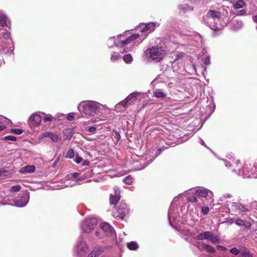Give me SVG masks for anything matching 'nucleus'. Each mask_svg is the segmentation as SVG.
<instances>
[{
	"label": "nucleus",
	"instance_id": "nucleus-1",
	"mask_svg": "<svg viewBox=\"0 0 257 257\" xmlns=\"http://www.w3.org/2000/svg\"><path fill=\"white\" fill-rule=\"evenodd\" d=\"M126 34V32H125V33L123 35H120L118 36L117 40H116V39L114 37L110 38L107 42V45L108 46V47L111 48L114 45H115L116 47H118L119 48H124L123 51L126 52L131 51L135 46H137L138 45L141 43L143 42V40L145 39L144 38L140 42L137 41L134 42L131 47L127 48V47H126V45L131 43L132 42H133L135 40H137L140 36H142V35H140L139 34H134L131 35L127 38L125 39L124 37Z\"/></svg>",
	"mask_w": 257,
	"mask_h": 257
},
{
	"label": "nucleus",
	"instance_id": "nucleus-2",
	"mask_svg": "<svg viewBox=\"0 0 257 257\" xmlns=\"http://www.w3.org/2000/svg\"><path fill=\"white\" fill-rule=\"evenodd\" d=\"M221 16L220 12L215 10H209L204 18V21L211 29L219 31L222 27L220 21Z\"/></svg>",
	"mask_w": 257,
	"mask_h": 257
},
{
	"label": "nucleus",
	"instance_id": "nucleus-3",
	"mask_svg": "<svg viewBox=\"0 0 257 257\" xmlns=\"http://www.w3.org/2000/svg\"><path fill=\"white\" fill-rule=\"evenodd\" d=\"M101 105L95 101H88L81 102L78 105V109L81 111L83 110L84 113L89 116H93L96 114Z\"/></svg>",
	"mask_w": 257,
	"mask_h": 257
},
{
	"label": "nucleus",
	"instance_id": "nucleus-4",
	"mask_svg": "<svg viewBox=\"0 0 257 257\" xmlns=\"http://www.w3.org/2000/svg\"><path fill=\"white\" fill-rule=\"evenodd\" d=\"M144 54L152 60L158 62L163 59L166 55V52L162 47L154 46L147 49Z\"/></svg>",
	"mask_w": 257,
	"mask_h": 257
},
{
	"label": "nucleus",
	"instance_id": "nucleus-5",
	"mask_svg": "<svg viewBox=\"0 0 257 257\" xmlns=\"http://www.w3.org/2000/svg\"><path fill=\"white\" fill-rule=\"evenodd\" d=\"M238 175L244 178H257V163L254 164L253 168L251 167L250 164H244L242 169L239 170Z\"/></svg>",
	"mask_w": 257,
	"mask_h": 257
},
{
	"label": "nucleus",
	"instance_id": "nucleus-6",
	"mask_svg": "<svg viewBox=\"0 0 257 257\" xmlns=\"http://www.w3.org/2000/svg\"><path fill=\"white\" fill-rule=\"evenodd\" d=\"M196 239L198 240L208 239L213 244L219 243V238L211 231H205L200 233L196 236Z\"/></svg>",
	"mask_w": 257,
	"mask_h": 257
},
{
	"label": "nucleus",
	"instance_id": "nucleus-7",
	"mask_svg": "<svg viewBox=\"0 0 257 257\" xmlns=\"http://www.w3.org/2000/svg\"><path fill=\"white\" fill-rule=\"evenodd\" d=\"M97 224V220L95 218L86 219L81 224V229L83 232L88 233L94 229Z\"/></svg>",
	"mask_w": 257,
	"mask_h": 257
},
{
	"label": "nucleus",
	"instance_id": "nucleus-8",
	"mask_svg": "<svg viewBox=\"0 0 257 257\" xmlns=\"http://www.w3.org/2000/svg\"><path fill=\"white\" fill-rule=\"evenodd\" d=\"M129 213V209L125 203H120L118 209H115L113 211V216L117 218L123 219Z\"/></svg>",
	"mask_w": 257,
	"mask_h": 257
},
{
	"label": "nucleus",
	"instance_id": "nucleus-9",
	"mask_svg": "<svg viewBox=\"0 0 257 257\" xmlns=\"http://www.w3.org/2000/svg\"><path fill=\"white\" fill-rule=\"evenodd\" d=\"M29 200V196L27 193H25L22 195L18 196L15 199V204L17 207H24L28 203Z\"/></svg>",
	"mask_w": 257,
	"mask_h": 257
},
{
	"label": "nucleus",
	"instance_id": "nucleus-10",
	"mask_svg": "<svg viewBox=\"0 0 257 257\" xmlns=\"http://www.w3.org/2000/svg\"><path fill=\"white\" fill-rule=\"evenodd\" d=\"M138 94L137 92H133L130 94L124 100L116 105V108H118L119 105L125 107L126 105L135 102L137 99Z\"/></svg>",
	"mask_w": 257,
	"mask_h": 257
},
{
	"label": "nucleus",
	"instance_id": "nucleus-11",
	"mask_svg": "<svg viewBox=\"0 0 257 257\" xmlns=\"http://www.w3.org/2000/svg\"><path fill=\"white\" fill-rule=\"evenodd\" d=\"M101 230L106 236L115 237V233L113 228L107 222L101 223L100 225Z\"/></svg>",
	"mask_w": 257,
	"mask_h": 257
},
{
	"label": "nucleus",
	"instance_id": "nucleus-12",
	"mask_svg": "<svg viewBox=\"0 0 257 257\" xmlns=\"http://www.w3.org/2000/svg\"><path fill=\"white\" fill-rule=\"evenodd\" d=\"M159 26V24L158 23L151 22L147 24L143 28H141L140 31L142 34H144L145 38H146L149 33L153 32L155 28Z\"/></svg>",
	"mask_w": 257,
	"mask_h": 257
},
{
	"label": "nucleus",
	"instance_id": "nucleus-13",
	"mask_svg": "<svg viewBox=\"0 0 257 257\" xmlns=\"http://www.w3.org/2000/svg\"><path fill=\"white\" fill-rule=\"evenodd\" d=\"M194 192H192L194 194L201 197H208L211 199L213 197V193L203 187H200L198 189L194 190Z\"/></svg>",
	"mask_w": 257,
	"mask_h": 257
},
{
	"label": "nucleus",
	"instance_id": "nucleus-14",
	"mask_svg": "<svg viewBox=\"0 0 257 257\" xmlns=\"http://www.w3.org/2000/svg\"><path fill=\"white\" fill-rule=\"evenodd\" d=\"M47 137L50 138L52 141L54 143L58 142L61 140V138L57 134L50 132H45L41 134L39 136V139H42Z\"/></svg>",
	"mask_w": 257,
	"mask_h": 257
},
{
	"label": "nucleus",
	"instance_id": "nucleus-15",
	"mask_svg": "<svg viewBox=\"0 0 257 257\" xmlns=\"http://www.w3.org/2000/svg\"><path fill=\"white\" fill-rule=\"evenodd\" d=\"M42 117L38 114H33L29 118V123L31 126H38L41 123Z\"/></svg>",
	"mask_w": 257,
	"mask_h": 257
},
{
	"label": "nucleus",
	"instance_id": "nucleus-16",
	"mask_svg": "<svg viewBox=\"0 0 257 257\" xmlns=\"http://www.w3.org/2000/svg\"><path fill=\"white\" fill-rule=\"evenodd\" d=\"M76 249L78 253H84L87 250V246L86 243L82 241H79L76 245Z\"/></svg>",
	"mask_w": 257,
	"mask_h": 257
},
{
	"label": "nucleus",
	"instance_id": "nucleus-17",
	"mask_svg": "<svg viewBox=\"0 0 257 257\" xmlns=\"http://www.w3.org/2000/svg\"><path fill=\"white\" fill-rule=\"evenodd\" d=\"M120 190L116 188V189L115 190V194L114 195H113L111 194L110 195V197L109 199L110 200V203L111 205H115L117 203V201L120 199Z\"/></svg>",
	"mask_w": 257,
	"mask_h": 257
},
{
	"label": "nucleus",
	"instance_id": "nucleus-18",
	"mask_svg": "<svg viewBox=\"0 0 257 257\" xmlns=\"http://www.w3.org/2000/svg\"><path fill=\"white\" fill-rule=\"evenodd\" d=\"M232 206L237 210L239 213H241L248 211V209L246 207L237 202L232 203Z\"/></svg>",
	"mask_w": 257,
	"mask_h": 257
},
{
	"label": "nucleus",
	"instance_id": "nucleus-19",
	"mask_svg": "<svg viewBox=\"0 0 257 257\" xmlns=\"http://www.w3.org/2000/svg\"><path fill=\"white\" fill-rule=\"evenodd\" d=\"M10 23L8 18L4 14H0V27L10 28Z\"/></svg>",
	"mask_w": 257,
	"mask_h": 257
},
{
	"label": "nucleus",
	"instance_id": "nucleus-20",
	"mask_svg": "<svg viewBox=\"0 0 257 257\" xmlns=\"http://www.w3.org/2000/svg\"><path fill=\"white\" fill-rule=\"evenodd\" d=\"M10 123V120L6 117L0 115V131L5 130Z\"/></svg>",
	"mask_w": 257,
	"mask_h": 257
},
{
	"label": "nucleus",
	"instance_id": "nucleus-21",
	"mask_svg": "<svg viewBox=\"0 0 257 257\" xmlns=\"http://www.w3.org/2000/svg\"><path fill=\"white\" fill-rule=\"evenodd\" d=\"M35 170L34 166H26L21 169L20 172L22 173H32Z\"/></svg>",
	"mask_w": 257,
	"mask_h": 257
},
{
	"label": "nucleus",
	"instance_id": "nucleus-22",
	"mask_svg": "<svg viewBox=\"0 0 257 257\" xmlns=\"http://www.w3.org/2000/svg\"><path fill=\"white\" fill-rule=\"evenodd\" d=\"M11 173L8 170L3 168L0 169V180L4 179L5 177L10 176Z\"/></svg>",
	"mask_w": 257,
	"mask_h": 257
},
{
	"label": "nucleus",
	"instance_id": "nucleus-23",
	"mask_svg": "<svg viewBox=\"0 0 257 257\" xmlns=\"http://www.w3.org/2000/svg\"><path fill=\"white\" fill-rule=\"evenodd\" d=\"M154 95L157 98H164L166 96L165 94L159 89H156L154 92Z\"/></svg>",
	"mask_w": 257,
	"mask_h": 257
},
{
	"label": "nucleus",
	"instance_id": "nucleus-24",
	"mask_svg": "<svg viewBox=\"0 0 257 257\" xmlns=\"http://www.w3.org/2000/svg\"><path fill=\"white\" fill-rule=\"evenodd\" d=\"M127 247L131 250H136L138 248L139 245L135 241H131L127 243Z\"/></svg>",
	"mask_w": 257,
	"mask_h": 257
},
{
	"label": "nucleus",
	"instance_id": "nucleus-25",
	"mask_svg": "<svg viewBox=\"0 0 257 257\" xmlns=\"http://www.w3.org/2000/svg\"><path fill=\"white\" fill-rule=\"evenodd\" d=\"M179 9L182 11L184 13H186L188 11L193 10L192 7H189L188 5H180L179 6Z\"/></svg>",
	"mask_w": 257,
	"mask_h": 257
},
{
	"label": "nucleus",
	"instance_id": "nucleus-26",
	"mask_svg": "<svg viewBox=\"0 0 257 257\" xmlns=\"http://www.w3.org/2000/svg\"><path fill=\"white\" fill-rule=\"evenodd\" d=\"M123 60L125 63L130 64L133 62V58L131 54H128L123 56Z\"/></svg>",
	"mask_w": 257,
	"mask_h": 257
},
{
	"label": "nucleus",
	"instance_id": "nucleus-27",
	"mask_svg": "<svg viewBox=\"0 0 257 257\" xmlns=\"http://www.w3.org/2000/svg\"><path fill=\"white\" fill-rule=\"evenodd\" d=\"M42 114L45 116L43 118V120L44 122H48L51 121L54 119V117L52 116L51 114H45L44 113H42Z\"/></svg>",
	"mask_w": 257,
	"mask_h": 257
},
{
	"label": "nucleus",
	"instance_id": "nucleus-28",
	"mask_svg": "<svg viewBox=\"0 0 257 257\" xmlns=\"http://www.w3.org/2000/svg\"><path fill=\"white\" fill-rule=\"evenodd\" d=\"M244 5V2L243 1L239 0L234 4V7L235 9H238L243 8Z\"/></svg>",
	"mask_w": 257,
	"mask_h": 257
},
{
	"label": "nucleus",
	"instance_id": "nucleus-29",
	"mask_svg": "<svg viewBox=\"0 0 257 257\" xmlns=\"http://www.w3.org/2000/svg\"><path fill=\"white\" fill-rule=\"evenodd\" d=\"M232 27L235 30L238 29L242 27V23L241 21H235L233 23Z\"/></svg>",
	"mask_w": 257,
	"mask_h": 257
},
{
	"label": "nucleus",
	"instance_id": "nucleus-30",
	"mask_svg": "<svg viewBox=\"0 0 257 257\" xmlns=\"http://www.w3.org/2000/svg\"><path fill=\"white\" fill-rule=\"evenodd\" d=\"M101 254L100 250H95L92 251L88 256V257H98Z\"/></svg>",
	"mask_w": 257,
	"mask_h": 257
},
{
	"label": "nucleus",
	"instance_id": "nucleus-31",
	"mask_svg": "<svg viewBox=\"0 0 257 257\" xmlns=\"http://www.w3.org/2000/svg\"><path fill=\"white\" fill-rule=\"evenodd\" d=\"M120 57V55L118 53L114 52L111 55L110 60L112 62H114L117 60Z\"/></svg>",
	"mask_w": 257,
	"mask_h": 257
},
{
	"label": "nucleus",
	"instance_id": "nucleus-32",
	"mask_svg": "<svg viewBox=\"0 0 257 257\" xmlns=\"http://www.w3.org/2000/svg\"><path fill=\"white\" fill-rule=\"evenodd\" d=\"M133 179L130 175H128L125 178L123 179V182L126 184L131 185L133 183Z\"/></svg>",
	"mask_w": 257,
	"mask_h": 257
},
{
	"label": "nucleus",
	"instance_id": "nucleus-33",
	"mask_svg": "<svg viewBox=\"0 0 257 257\" xmlns=\"http://www.w3.org/2000/svg\"><path fill=\"white\" fill-rule=\"evenodd\" d=\"M74 156V152L72 149H69L66 155V157L68 158H72Z\"/></svg>",
	"mask_w": 257,
	"mask_h": 257
},
{
	"label": "nucleus",
	"instance_id": "nucleus-34",
	"mask_svg": "<svg viewBox=\"0 0 257 257\" xmlns=\"http://www.w3.org/2000/svg\"><path fill=\"white\" fill-rule=\"evenodd\" d=\"M205 246H206L205 250L207 252H210V253H214L215 252V249L212 246H211L209 244H207V245H206Z\"/></svg>",
	"mask_w": 257,
	"mask_h": 257
},
{
	"label": "nucleus",
	"instance_id": "nucleus-35",
	"mask_svg": "<svg viewBox=\"0 0 257 257\" xmlns=\"http://www.w3.org/2000/svg\"><path fill=\"white\" fill-rule=\"evenodd\" d=\"M244 221V220H242L241 218H238L236 219L235 223L239 226H243Z\"/></svg>",
	"mask_w": 257,
	"mask_h": 257
},
{
	"label": "nucleus",
	"instance_id": "nucleus-36",
	"mask_svg": "<svg viewBox=\"0 0 257 257\" xmlns=\"http://www.w3.org/2000/svg\"><path fill=\"white\" fill-rule=\"evenodd\" d=\"M95 234L99 238H102L103 236L105 235L101 230L99 231H96Z\"/></svg>",
	"mask_w": 257,
	"mask_h": 257
},
{
	"label": "nucleus",
	"instance_id": "nucleus-37",
	"mask_svg": "<svg viewBox=\"0 0 257 257\" xmlns=\"http://www.w3.org/2000/svg\"><path fill=\"white\" fill-rule=\"evenodd\" d=\"M206 245L207 244H205L203 242H199L196 246L198 247L200 250H204L205 249Z\"/></svg>",
	"mask_w": 257,
	"mask_h": 257
},
{
	"label": "nucleus",
	"instance_id": "nucleus-38",
	"mask_svg": "<svg viewBox=\"0 0 257 257\" xmlns=\"http://www.w3.org/2000/svg\"><path fill=\"white\" fill-rule=\"evenodd\" d=\"M184 54V53L183 52H179L178 54H177L176 55V58L175 59L174 61L179 60V59L182 58Z\"/></svg>",
	"mask_w": 257,
	"mask_h": 257
},
{
	"label": "nucleus",
	"instance_id": "nucleus-39",
	"mask_svg": "<svg viewBox=\"0 0 257 257\" xmlns=\"http://www.w3.org/2000/svg\"><path fill=\"white\" fill-rule=\"evenodd\" d=\"M187 200L189 202H196L197 199L195 196L191 195L187 198Z\"/></svg>",
	"mask_w": 257,
	"mask_h": 257
},
{
	"label": "nucleus",
	"instance_id": "nucleus-40",
	"mask_svg": "<svg viewBox=\"0 0 257 257\" xmlns=\"http://www.w3.org/2000/svg\"><path fill=\"white\" fill-rule=\"evenodd\" d=\"M201 211H202V212L204 215H207L209 213V208L208 207H207V206L203 207L202 208Z\"/></svg>",
	"mask_w": 257,
	"mask_h": 257
},
{
	"label": "nucleus",
	"instance_id": "nucleus-41",
	"mask_svg": "<svg viewBox=\"0 0 257 257\" xmlns=\"http://www.w3.org/2000/svg\"><path fill=\"white\" fill-rule=\"evenodd\" d=\"M203 63L205 65H209V64H210V57L209 56H207L206 55H204V60Z\"/></svg>",
	"mask_w": 257,
	"mask_h": 257
},
{
	"label": "nucleus",
	"instance_id": "nucleus-42",
	"mask_svg": "<svg viewBox=\"0 0 257 257\" xmlns=\"http://www.w3.org/2000/svg\"><path fill=\"white\" fill-rule=\"evenodd\" d=\"M230 252L233 254L237 255L239 253V250L236 248L233 247L230 250Z\"/></svg>",
	"mask_w": 257,
	"mask_h": 257
},
{
	"label": "nucleus",
	"instance_id": "nucleus-43",
	"mask_svg": "<svg viewBox=\"0 0 257 257\" xmlns=\"http://www.w3.org/2000/svg\"><path fill=\"white\" fill-rule=\"evenodd\" d=\"M20 189L21 186L20 185L13 186L12 187L11 191L13 192H16L19 191Z\"/></svg>",
	"mask_w": 257,
	"mask_h": 257
},
{
	"label": "nucleus",
	"instance_id": "nucleus-44",
	"mask_svg": "<svg viewBox=\"0 0 257 257\" xmlns=\"http://www.w3.org/2000/svg\"><path fill=\"white\" fill-rule=\"evenodd\" d=\"M251 224L250 222L247 221L246 220H244V223H243V226H244L246 229H249L251 227Z\"/></svg>",
	"mask_w": 257,
	"mask_h": 257
},
{
	"label": "nucleus",
	"instance_id": "nucleus-45",
	"mask_svg": "<svg viewBox=\"0 0 257 257\" xmlns=\"http://www.w3.org/2000/svg\"><path fill=\"white\" fill-rule=\"evenodd\" d=\"M12 132L17 135H21L22 133V131L21 129H13Z\"/></svg>",
	"mask_w": 257,
	"mask_h": 257
},
{
	"label": "nucleus",
	"instance_id": "nucleus-46",
	"mask_svg": "<svg viewBox=\"0 0 257 257\" xmlns=\"http://www.w3.org/2000/svg\"><path fill=\"white\" fill-rule=\"evenodd\" d=\"M5 139L15 141L16 140V138L13 136H8L5 137Z\"/></svg>",
	"mask_w": 257,
	"mask_h": 257
},
{
	"label": "nucleus",
	"instance_id": "nucleus-47",
	"mask_svg": "<svg viewBox=\"0 0 257 257\" xmlns=\"http://www.w3.org/2000/svg\"><path fill=\"white\" fill-rule=\"evenodd\" d=\"M78 175L79 174L78 173H74L72 174H71V175H69L68 176V178L69 179H71L72 178H76L78 176Z\"/></svg>",
	"mask_w": 257,
	"mask_h": 257
},
{
	"label": "nucleus",
	"instance_id": "nucleus-48",
	"mask_svg": "<svg viewBox=\"0 0 257 257\" xmlns=\"http://www.w3.org/2000/svg\"><path fill=\"white\" fill-rule=\"evenodd\" d=\"M3 36L4 39H8L10 38V34L9 32H6L3 33Z\"/></svg>",
	"mask_w": 257,
	"mask_h": 257
},
{
	"label": "nucleus",
	"instance_id": "nucleus-49",
	"mask_svg": "<svg viewBox=\"0 0 257 257\" xmlns=\"http://www.w3.org/2000/svg\"><path fill=\"white\" fill-rule=\"evenodd\" d=\"M114 138L119 141L120 139V135L119 133L116 131H114Z\"/></svg>",
	"mask_w": 257,
	"mask_h": 257
},
{
	"label": "nucleus",
	"instance_id": "nucleus-50",
	"mask_svg": "<svg viewBox=\"0 0 257 257\" xmlns=\"http://www.w3.org/2000/svg\"><path fill=\"white\" fill-rule=\"evenodd\" d=\"M242 254L243 255V257H253L251 254L249 253L248 252H246V251L242 252Z\"/></svg>",
	"mask_w": 257,
	"mask_h": 257
},
{
	"label": "nucleus",
	"instance_id": "nucleus-51",
	"mask_svg": "<svg viewBox=\"0 0 257 257\" xmlns=\"http://www.w3.org/2000/svg\"><path fill=\"white\" fill-rule=\"evenodd\" d=\"M88 131L90 133H94V132L96 131V127L94 126H90L88 127Z\"/></svg>",
	"mask_w": 257,
	"mask_h": 257
},
{
	"label": "nucleus",
	"instance_id": "nucleus-52",
	"mask_svg": "<svg viewBox=\"0 0 257 257\" xmlns=\"http://www.w3.org/2000/svg\"><path fill=\"white\" fill-rule=\"evenodd\" d=\"M67 118L68 120H72L74 119L73 113H69L68 115Z\"/></svg>",
	"mask_w": 257,
	"mask_h": 257
},
{
	"label": "nucleus",
	"instance_id": "nucleus-53",
	"mask_svg": "<svg viewBox=\"0 0 257 257\" xmlns=\"http://www.w3.org/2000/svg\"><path fill=\"white\" fill-rule=\"evenodd\" d=\"M82 159L80 157H77L75 160V162L77 163V164H79L81 162Z\"/></svg>",
	"mask_w": 257,
	"mask_h": 257
},
{
	"label": "nucleus",
	"instance_id": "nucleus-54",
	"mask_svg": "<svg viewBox=\"0 0 257 257\" xmlns=\"http://www.w3.org/2000/svg\"><path fill=\"white\" fill-rule=\"evenodd\" d=\"M74 185H75L74 183H72L71 182H69L68 184H65L64 187H72Z\"/></svg>",
	"mask_w": 257,
	"mask_h": 257
},
{
	"label": "nucleus",
	"instance_id": "nucleus-55",
	"mask_svg": "<svg viewBox=\"0 0 257 257\" xmlns=\"http://www.w3.org/2000/svg\"><path fill=\"white\" fill-rule=\"evenodd\" d=\"M218 248L222 251H224L226 249L224 246L221 245H218Z\"/></svg>",
	"mask_w": 257,
	"mask_h": 257
},
{
	"label": "nucleus",
	"instance_id": "nucleus-56",
	"mask_svg": "<svg viewBox=\"0 0 257 257\" xmlns=\"http://www.w3.org/2000/svg\"><path fill=\"white\" fill-rule=\"evenodd\" d=\"M250 204L251 206L257 207V202H256L250 203Z\"/></svg>",
	"mask_w": 257,
	"mask_h": 257
},
{
	"label": "nucleus",
	"instance_id": "nucleus-57",
	"mask_svg": "<svg viewBox=\"0 0 257 257\" xmlns=\"http://www.w3.org/2000/svg\"><path fill=\"white\" fill-rule=\"evenodd\" d=\"M226 197L230 198V197H231V195H230V194H227V195H224V196L223 197V198H222L221 200H223L224 198H226Z\"/></svg>",
	"mask_w": 257,
	"mask_h": 257
},
{
	"label": "nucleus",
	"instance_id": "nucleus-58",
	"mask_svg": "<svg viewBox=\"0 0 257 257\" xmlns=\"http://www.w3.org/2000/svg\"><path fill=\"white\" fill-rule=\"evenodd\" d=\"M154 160V158H153V159H150V162H149V163H148L145 165V166L144 167H143V168H144L145 167H146L147 166H148V164H149V163H150L152 162V161H153Z\"/></svg>",
	"mask_w": 257,
	"mask_h": 257
},
{
	"label": "nucleus",
	"instance_id": "nucleus-59",
	"mask_svg": "<svg viewBox=\"0 0 257 257\" xmlns=\"http://www.w3.org/2000/svg\"><path fill=\"white\" fill-rule=\"evenodd\" d=\"M84 177H80L79 178H78V179L76 180V182H77V181H82V180H84Z\"/></svg>",
	"mask_w": 257,
	"mask_h": 257
},
{
	"label": "nucleus",
	"instance_id": "nucleus-60",
	"mask_svg": "<svg viewBox=\"0 0 257 257\" xmlns=\"http://www.w3.org/2000/svg\"><path fill=\"white\" fill-rule=\"evenodd\" d=\"M239 12V15H241L244 14L245 13V11L244 10H241Z\"/></svg>",
	"mask_w": 257,
	"mask_h": 257
},
{
	"label": "nucleus",
	"instance_id": "nucleus-61",
	"mask_svg": "<svg viewBox=\"0 0 257 257\" xmlns=\"http://www.w3.org/2000/svg\"><path fill=\"white\" fill-rule=\"evenodd\" d=\"M253 21L255 22H257V15L254 16L253 18Z\"/></svg>",
	"mask_w": 257,
	"mask_h": 257
},
{
	"label": "nucleus",
	"instance_id": "nucleus-62",
	"mask_svg": "<svg viewBox=\"0 0 257 257\" xmlns=\"http://www.w3.org/2000/svg\"><path fill=\"white\" fill-rule=\"evenodd\" d=\"M201 144L202 145H205V143H204V142L203 140H201Z\"/></svg>",
	"mask_w": 257,
	"mask_h": 257
},
{
	"label": "nucleus",
	"instance_id": "nucleus-63",
	"mask_svg": "<svg viewBox=\"0 0 257 257\" xmlns=\"http://www.w3.org/2000/svg\"><path fill=\"white\" fill-rule=\"evenodd\" d=\"M168 216H169V218H170V211L169 210V212H168Z\"/></svg>",
	"mask_w": 257,
	"mask_h": 257
}]
</instances>
